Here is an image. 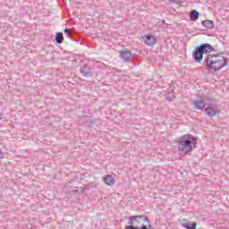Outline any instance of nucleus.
Segmentation results:
<instances>
[{
	"instance_id": "8",
	"label": "nucleus",
	"mask_w": 229,
	"mask_h": 229,
	"mask_svg": "<svg viewBox=\"0 0 229 229\" xmlns=\"http://www.w3.org/2000/svg\"><path fill=\"white\" fill-rule=\"evenodd\" d=\"M144 43L147 44V46H155L157 43V38L153 36L147 35L146 38L144 39Z\"/></svg>"
},
{
	"instance_id": "16",
	"label": "nucleus",
	"mask_w": 229,
	"mask_h": 229,
	"mask_svg": "<svg viewBox=\"0 0 229 229\" xmlns=\"http://www.w3.org/2000/svg\"><path fill=\"white\" fill-rule=\"evenodd\" d=\"M140 229H149V227L146 226V225L141 224L140 226Z\"/></svg>"
},
{
	"instance_id": "5",
	"label": "nucleus",
	"mask_w": 229,
	"mask_h": 229,
	"mask_svg": "<svg viewBox=\"0 0 229 229\" xmlns=\"http://www.w3.org/2000/svg\"><path fill=\"white\" fill-rule=\"evenodd\" d=\"M134 57L135 56L133 55V54H131V52L128 49L120 51V58H122V60H123L127 63L133 62Z\"/></svg>"
},
{
	"instance_id": "13",
	"label": "nucleus",
	"mask_w": 229,
	"mask_h": 229,
	"mask_svg": "<svg viewBox=\"0 0 229 229\" xmlns=\"http://www.w3.org/2000/svg\"><path fill=\"white\" fill-rule=\"evenodd\" d=\"M202 26H205V28H208L209 30H212V28H214V21L210 20H205L202 21Z\"/></svg>"
},
{
	"instance_id": "1",
	"label": "nucleus",
	"mask_w": 229,
	"mask_h": 229,
	"mask_svg": "<svg viewBox=\"0 0 229 229\" xmlns=\"http://www.w3.org/2000/svg\"><path fill=\"white\" fill-rule=\"evenodd\" d=\"M221 55L223 53L208 54L204 58L207 65L206 69L212 72H218L221 69H225L228 65V59Z\"/></svg>"
},
{
	"instance_id": "2",
	"label": "nucleus",
	"mask_w": 229,
	"mask_h": 229,
	"mask_svg": "<svg viewBox=\"0 0 229 229\" xmlns=\"http://www.w3.org/2000/svg\"><path fill=\"white\" fill-rule=\"evenodd\" d=\"M175 142H177L181 153H191L196 146V139L191 135H183L178 138Z\"/></svg>"
},
{
	"instance_id": "12",
	"label": "nucleus",
	"mask_w": 229,
	"mask_h": 229,
	"mask_svg": "<svg viewBox=\"0 0 229 229\" xmlns=\"http://www.w3.org/2000/svg\"><path fill=\"white\" fill-rule=\"evenodd\" d=\"M190 18L191 21H198V19H199V13L196 10L191 11Z\"/></svg>"
},
{
	"instance_id": "7",
	"label": "nucleus",
	"mask_w": 229,
	"mask_h": 229,
	"mask_svg": "<svg viewBox=\"0 0 229 229\" xmlns=\"http://www.w3.org/2000/svg\"><path fill=\"white\" fill-rule=\"evenodd\" d=\"M81 72L84 76V78H92V69L88 64H85L81 69Z\"/></svg>"
},
{
	"instance_id": "14",
	"label": "nucleus",
	"mask_w": 229,
	"mask_h": 229,
	"mask_svg": "<svg viewBox=\"0 0 229 229\" xmlns=\"http://www.w3.org/2000/svg\"><path fill=\"white\" fill-rule=\"evenodd\" d=\"M55 42L57 44H62L64 42V33L62 32H57L55 35Z\"/></svg>"
},
{
	"instance_id": "3",
	"label": "nucleus",
	"mask_w": 229,
	"mask_h": 229,
	"mask_svg": "<svg viewBox=\"0 0 229 229\" xmlns=\"http://www.w3.org/2000/svg\"><path fill=\"white\" fill-rule=\"evenodd\" d=\"M215 51L216 49L212 47L211 44L205 43L195 48L192 53V56L197 64H201V62H203V55H208V53H212Z\"/></svg>"
},
{
	"instance_id": "11",
	"label": "nucleus",
	"mask_w": 229,
	"mask_h": 229,
	"mask_svg": "<svg viewBox=\"0 0 229 229\" xmlns=\"http://www.w3.org/2000/svg\"><path fill=\"white\" fill-rule=\"evenodd\" d=\"M182 228L186 229H196V226H198V224L196 222H186L182 224Z\"/></svg>"
},
{
	"instance_id": "17",
	"label": "nucleus",
	"mask_w": 229,
	"mask_h": 229,
	"mask_svg": "<svg viewBox=\"0 0 229 229\" xmlns=\"http://www.w3.org/2000/svg\"><path fill=\"white\" fill-rule=\"evenodd\" d=\"M0 120H1V114H0Z\"/></svg>"
},
{
	"instance_id": "9",
	"label": "nucleus",
	"mask_w": 229,
	"mask_h": 229,
	"mask_svg": "<svg viewBox=\"0 0 229 229\" xmlns=\"http://www.w3.org/2000/svg\"><path fill=\"white\" fill-rule=\"evenodd\" d=\"M193 106L197 110H203L205 108V101L202 99H198L193 101Z\"/></svg>"
},
{
	"instance_id": "6",
	"label": "nucleus",
	"mask_w": 229,
	"mask_h": 229,
	"mask_svg": "<svg viewBox=\"0 0 229 229\" xmlns=\"http://www.w3.org/2000/svg\"><path fill=\"white\" fill-rule=\"evenodd\" d=\"M205 112L208 117H216L219 114V107L217 106L209 105L205 108Z\"/></svg>"
},
{
	"instance_id": "4",
	"label": "nucleus",
	"mask_w": 229,
	"mask_h": 229,
	"mask_svg": "<svg viewBox=\"0 0 229 229\" xmlns=\"http://www.w3.org/2000/svg\"><path fill=\"white\" fill-rule=\"evenodd\" d=\"M128 219L129 225H127L125 229H140V226H138V225H141V223H147L148 226L151 228V222H149V219H148L146 216H131Z\"/></svg>"
},
{
	"instance_id": "15",
	"label": "nucleus",
	"mask_w": 229,
	"mask_h": 229,
	"mask_svg": "<svg viewBox=\"0 0 229 229\" xmlns=\"http://www.w3.org/2000/svg\"><path fill=\"white\" fill-rule=\"evenodd\" d=\"M64 35L68 37L69 38H72V29H65L64 30Z\"/></svg>"
},
{
	"instance_id": "10",
	"label": "nucleus",
	"mask_w": 229,
	"mask_h": 229,
	"mask_svg": "<svg viewBox=\"0 0 229 229\" xmlns=\"http://www.w3.org/2000/svg\"><path fill=\"white\" fill-rule=\"evenodd\" d=\"M105 183H106V185L112 186L115 184V179L114 178V176L108 174L104 178Z\"/></svg>"
}]
</instances>
